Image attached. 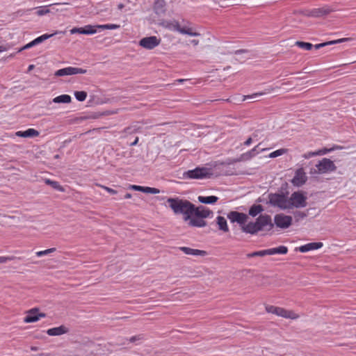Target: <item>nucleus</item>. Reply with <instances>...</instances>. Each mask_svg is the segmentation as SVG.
Listing matches in <instances>:
<instances>
[{"label":"nucleus","instance_id":"052dcab7","mask_svg":"<svg viewBox=\"0 0 356 356\" xmlns=\"http://www.w3.org/2000/svg\"><path fill=\"white\" fill-rule=\"evenodd\" d=\"M186 79H178L177 81L179 82V83H182L184 81H185Z\"/></svg>","mask_w":356,"mask_h":356},{"label":"nucleus","instance_id":"5fc2aeb1","mask_svg":"<svg viewBox=\"0 0 356 356\" xmlns=\"http://www.w3.org/2000/svg\"><path fill=\"white\" fill-rule=\"evenodd\" d=\"M252 143V138H249L247 139V140L245 142V145L248 146Z\"/></svg>","mask_w":356,"mask_h":356},{"label":"nucleus","instance_id":"bb28decb","mask_svg":"<svg viewBox=\"0 0 356 356\" xmlns=\"http://www.w3.org/2000/svg\"><path fill=\"white\" fill-rule=\"evenodd\" d=\"M257 147L258 146L252 149L249 152L241 154L240 157V161H248L255 156L257 154H259V152L257 150Z\"/></svg>","mask_w":356,"mask_h":356},{"label":"nucleus","instance_id":"58836bf2","mask_svg":"<svg viewBox=\"0 0 356 356\" xmlns=\"http://www.w3.org/2000/svg\"><path fill=\"white\" fill-rule=\"evenodd\" d=\"M76 99L79 102H83L86 99L87 93L84 91H76L74 92Z\"/></svg>","mask_w":356,"mask_h":356},{"label":"nucleus","instance_id":"6ab92c4d","mask_svg":"<svg viewBox=\"0 0 356 356\" xmlns=\"http://www.w3.org/2000/svg\"><path fill=\"white\" fill-rule=\"evenodd\" d=\"M55 6H56V4L49 6V7H51V8H49V6L38 7L37 8L36 13L38 15L42 16V15H44L49 13H55V12H58V11H63L64 10L63 9H60V10L56 9Z\"/></svg>","mask_w":356,"mask_h":356},{"label":"nucleus","instance_id":"4be33fe9","mask_svg":"<svg viewBox=\"0 0 356 356\" xmlns=\"http://www.w3.org/2000/svg\"><path fill=\"white\" fill-rule=\"evenodd\" d=\"M163 26L170 31H177L179 33L181 29L179 22L176 20L166 21L163 23Z\"/></svg>","mask_w":356,"mask_h":356},{"label":"nucleus","instance_id":"cd10ccee","mask_svg":"<svg viewBox=\"0 0 356 356\" xmlns=\"http://www.w3.org/2000/svg\"><path fill=\"white\" fill-rule=\"evenodd\" d=\"M264 211V208L260 204H253L249 209V215L255 217Z\"/></svg>","mask_w":356,"mask_h":356},{"label":"nucleus","instance_id":"49530a36","mask_svg":"<svg viewBox=\"0 0 356 356\" xmlns=\"http://www.w3.org/2000/svg\"><path fill=\"white\" fill-rule=\"evenodd\" d=\"M71 34H75V33H81L82 34V27L81 28H73L70 30Z\"/></svg>","mask_w":356,"mask_h":356},{"label":"nucleus","instance_id":"79ce46f5","mask_svg":"<svg viewBox=\"0 0 356 356\" xmlns=\"http://www.w3.org/2000/svg\"><path fill=\"white\" fill-rule=\"evenodd\" d=\"M335 149V147H332V148H330V149H327V148H323V149H319V150H317V154L318 156H321V155H324L332 150Z\"/></svg>","mask_w":356,"mask_h":356},{"label":"nucleus","instance_id":"864d4df0","mask_svg":"<svg viewBox=\"0 0 356 356\" xmlns=\"http://www.w3.org/2000/svg\"><path fill=\"white\" fill-rule=\"evenodd\" d=\"M248 257H257V252H254L252 253H250L247 254Z\"/></svg>","mask_w":356,"mask_h":356},{"label":"nucleus","instance_id":"e2e57ef3","mask_svg":"<svg viewBox=\"0 0 356 356\" xmlns=\"http://www.w3.org/2000/svg\"><path fill=\"white\" fill-rule=\"evenodd\" d=\"M118 8H119L120 9L122 8H123V5H122V4H120V5L118 6Z\"/></svg>","mask_w":356,"mask_h":356},{"label":"nucleus","instance_id":"603ef678","mask_svg":"<svg viewBox=\"0 0 356 356\" xmlns=\"http://www.w3.org/2000/svg\"><path fill=\"white\" fill-rule=\"evenodd\" d=\"M8 48L4 45H0V53L6 51Z\"/></svg>","mask_w":356,"mask_h":356},{"label":"nucleus","instance_id":"f03ea898","mask_svg":"<svg viewBox=\"0 0 356 356\" xmlns=\"http://www.w3.org/2000/svg\"><path fill=\"white\" fill-rule=\"evenodd\" d=\"M166 202L175 214L183 215L185 221H188L192 216L193 204L189 201L179 197H170Z\"/></svg>","mask_w":356,"mask_h":356},{"label":"nucleus","instance_id":"ea45409f","mask_svg":"<svg viewBox=\"0 0 356 356\" xmlns=\"http://www.w3.org/2000/svg\"><path fill=\"white\" fill-rule=\"evenodd\" d=\"M286 152H287L286 149H277L276 151H274V152H271L268 155V157L269 158H275V157L282 156V154H284Z\"/></svg>","mask_w":356,"mask_h":356},{"label":"nucleus","instance_id":"2eb2a0df","mask_svg":"<svg viewBox=\"0 0 356 356\" xmlns=\"http://www.w3.org/2000/svg\"><path fill=\"white\" fill-rule=\"evenodd\" d=\"M275 225L280 228H286L289 226V217L283 214H277L274 218Z\"/></svg>","mask_w":356,"mask_h":356},{"label":"nucleus","instance_id":"680f3d73","mask_svg":"<svg viewBox=\"0 0 356 356\" xmlns=\"http://www.w3.org/2000/svg\"><path fill=\"white\" fill-rule=\"evenodd\" d=\"M33 65H29V70H32V69H33Z\"/></svg>","mask_w":356,"mask_h":356},{"label":"nucleus","instance_id":"a19ab883","mask_svg":"<svg viewBox=\"0 0 356 356\" xmlns=\"http://www.w3.org/2000/svg\"><path fill=\"white\" fill-rule=\"evenodd\" d=\"M55 251H56V248H52L47 249L45 250H42V251L36 252L35 254H36L37 257H42V256L47 255V254H49L50 253H52V252H54Z\"/></svg>","mask_w":356,"mask_h":356},{"label":"nucleus","instance_id":"1a4fd4ad","mask_svg":"<svg viewBox=\"0 0 356 356\" xmlns=\"http://www.w3.org/2000/svg\"><path fill=\"white\" fill-rule=\"evenodd\" d=\"M46 314L42 312H39V309L37 308H33L29 310L26 312V315L24 318V321L25 323H35L39 321L42 318H44Z\"/></svg>","mask_w":356,"mask_h":356},{"label":"nucleus","instance_id":"4d7b16f0","mask_svg":"<svg viewBox=\"0 0 356 356\" xmlns=\"http://www.w3.org/2000/svg\"><path fill=\"white\" fill-rule=\"evenodd\" d=\"M292 79L291 80V84L292 83H294L297 80H298V77H292L291 78Z\"/></svg>","mask_w":356,"mask_h":356},{"label":"nucleus","instance_id":"9b49d317","mask_svg":"<svg viewBox=\"0 0 356 356\" xmlns=\"http://www.w3.org/2000/svg\"><path fill=\"white\" fill-rule=\"evenodd\" d=\"M307 180V177L302 168L298 169L293 178L291 180V182L296 186H301L305 184Z\"/></svg>","mask_w":356,"mask_h":356},{"label":"nucleus","instance_id":"39448f33","mask_svg":"<svg viewBox=\"0 0 356 356\" xmlns=\"http://www.w3.org/2000/svg\"><path fill=\"white\" fill-rule=\"evenodd\" d=\"M306 193L302 191L294 192L291 195V209L292 207L303 208L307 206Z\"/></svg>","mask_w":356,"mask_h":356},{"label":"nucleus","instance_id":"4c0bfd02","mask_svg":"<svg viewBox=\"0 0 356 356\" xmlns=\"http://www.w3.org/2000/svg\"><path fill=\"white\" fill-rule=\"evenodd\" d=\"M327 13H329V10L327 9L321 8L314 10L312 12V15L318 17L325 15Z\"/></svg>","mask_w":356,"mask_h":356},{"label":"nucleus","instance_id":"aec40b11","mask_svg":"<svg viewBox=\"0 0 356 356\" xmlns=\"http://www.w3.org/2000/svg\"><path fill=\"white\" fill-rule=\"evenodd\" d=\"M39 132L34 129H28L26 131H19L15 133V135L19 137L23 138H33L39 136Z\"/></svg>","mask_w":356,"mask_h":356},{"label":"nucleus","instance_id":"e433bc0d","mask_svg":"<svg viewBox=\"0 0 356 356\" xmlns=\"http://www.w3.org/2000/svg\"><path fill=\"white\" fill-rule=\"evenodd\" d=\"M295 44L301 49L310 50L313 47V44L309 42L297 41Z\"/></svg>","mask_w":356,"mask_h":356},{"label":"nucleus","instance_id":"13d9d810","mask_svg":"<svg viewBox=\"0 0 356 356\" xmlns=\"http://www.w3.org/2000/svg\"><path fill=\"white\" fill-rule=\"evenodd\" d=\"M131 197V194H130V193H127L124 196V198H126V199H129Z\"/></svg>","mask_w":356,"mask_h":356},{"label":"nucleus","instance_id":"ddd939ff","mask_svg":"<svg viewBox=\"0 0 356 356\" xmlns=\"http://www.w3.org/2000/svg\"><path fill=\"white\" fill-rule=\"evenodd\" d=\"M323 245L321 242H313L302 245L299 248H295V251H300L301 252H306L314 250H317L322 248Z\"/></svg>","mask_w":356,"mask_h":356},{"label":"nucleus","instance_id":"f3484780","mask_svg":"<svg viewBox=\"0 0 356 356\" xmlns=\"http://www.w3.org/2000/svg\"><path fill=\"white\" fill-rule=\"evenodd\" d=\"M129 188L133 189L136 191H141L145 193H151V194H159L160 191L156 188H152L148 186H141L137 185H131Z\"/></svg>","mask_w":356,"mask_h":356},{"label":"nucleus","instance_id":"0e129e2a","mask_svg":"<svg viewBox=\"0 0 356 356\" xmlns=\"http://www.w3.org/2000/svg\"><path fill=\"white\" fill-rule=\"evenodd\" d=\"M290 220H291V225L292 224V217L291 216Z\"/></svg>","mask_w":356,"mask_h":356},{"label":"nucleus","instance_id":"3c124183","mask_svg":"<svg viewBox=\"0 0 356 356\" xmlns=\"http://www.w3.org/2000/svg\"><path fill=\"white\" fill-rule=\"evenodd\" d=\"M299 317V315L294 314L293 312H291V319H296Z\"/></svg>","mask_w":356,"mask_h":356},{"label":"nucleus","instance_id":"2f4dec72","mask_svg":"<svg viewBox=\"0 0 356 356\" xmlns=\"http://www.w3.org/2000/svg\"><path fill=\"white\" fill-rule=\"evenodd\" d=\"M349 38H341V39H339V40H332V41H330V42H323V43H321V44H316L314 46L315 49H318L323 47H325V46H327V45H329V44H337V43H339V42H344V41H347L348 40Z\"/></svg>","mask_w":356,"mask_h":356},{"label":"nucleus","instance_id":"0eeeda50","mask_svg":"<svg viewBox=\"0 0 356 356\" xmlns=\"http://www.w3.org/2000/svg\"><path fill=\"white\" fill-rule=\"evenodd\" d=\"M316 167L318 168L317 172L321 174H326L328 172H334L337 170V166L334 162L327 158H323L319 161Z\"/></svg>","mask_w":356,"mask_h":356},{"label":"nucleus","instance_id":"423d86ee","mask_svg":"<svg viewBox=\"0 0 356 356\" xmlns=\"http://www.w3.org/2000/svg\"><path fill=\"white\" fill-rule=\"evenodd\" d=\"M227 218L231 222L238 223L243 232V228L247 226L248 216L243 213H239L238 211H231L227 214Z\"/></svg>","mask_w":356,"mask_h":356},{"label":"nucleus","instance_id":"7ed1b4c3","mask_svg":"<svg viewBox=\"0 0 356 356\" xmlns=\"http://www.w3.org/2000/svg\"><path fill=\"white\" fill-rule=\"evenodd\" d=\"M268 202L273 207H278L281 209L288 208L289 207L288 192L280 191L276 193L269 194Z\"/></svg>","mask_w":356,"mask_h":356},{"label":"nucleus","instance_id":"9d476101","mask_svg":"<svg viewBox=\"0 0 356 356\" xmlns=\"http://www.w3.org/2000/svg\"><path fill=\"white\" fill-rule=\"evenodd\" d=\"M86 70L82 68L74 67H67L60 70H57L55 72V75L57 76H64L69 75H74L77 74H85Z\"/></svg>","mask_w":356,"mask_h":356},{"label":"nucleus","instance_id":"f704fd0d","mask_svg":"<svg viewBox=\"0 0 356 356\" xmlns=\"http://www.w3.org/2000/svg\"><path fill=\"white\" fill-rule=\"evenodd\" d=\"M97 28L101 30H104V29L114 30V29H119L120 25L114 24H99V25H97Z\"/></svg>","mask_w":356,"mask_h":356},{"label":"nucleus","instance_id":"dca6fc26","mask_svg":"<svg viewBox=\"0 0 356 356\" xmlns=\"http://www.w3.org/2000/svg\"><path fill=\"white\" fill-rule=\"evenodd\" d=\"M69 332V329L65 325H60L58 327L48 329L47 334L49 336H60L66 334Z\"/></svg>","mask_w":356,"mask_h":356},{"label":"nucleus","instance_id":"412c9836","mask_svg":"<svg viewBox=\"0 0 356 356\" xmlns=\"http://www.w3.org/2000/svg\"><path fill=\"white\" fill-rule=\"evenodd\" d=\"M188 224L191 226L193 227H203L206 226L207 223L204 220V219L196 217L195 216H191L190 219H188Z\"/></svg>","mask_w":356,"mask_h":356},{"label":"nucleus","instance_id":"8fccbe9b","mask_svg":"<svg viewBox=\"0 0 356 356\" xmlns=\"http://www.w3.org/2000/svg\"><path fill=\"white\" fill-rule=\"evenodd\" d=\"M11 259L8 257H0V263H6L8 261L10 260Z\"/></svg>","mask_w":356,"mask_h":356},{"label":"nucleus","instance_id":"c756f323","mask_svg":"<svg viewBox=\"0 0 356 356\" xmlns=\"http://www.w3.org/2000/svg\"><path fill=\"white\" fill-rule=\"evenodd\" d=\"M288 252V248L286 246L281 245L277 248H270V255L273 254H285Z\"/></svg>","mask_w":356,"mask_h":356},{"label":"nucleus","instance_id":"393cba45","mask_svg":"<svg viewBox=\"0 0 356 356\" xmlns=\"http://www.w3.org/2000/svg\"><path fill=\"white\" fill-rule=\"evenodd\" d=\"M216 223L218 226L219 229L224 232L229 231L227 220L222 216H218L216 218Z\"/></svg>","mask_w":356,"mask_h":356},{"label":"nucleus","instance_id":"c85d7f7f","mask_svg":"<svg viewBox=\"0 0 356 356\" xmlns=\"http://www.w3.org/2000/svg\"><path fill=\"white\" fill-rule=\"evenodd\" d=\"M97 25H86L82 27V34L92 35L97 32Z\"/></svg>","mask_w":356,"mask_h":356},{"label":"nucleus","instance_id":"b1692460","mask_svg":"<svg viewBox=\"0 0 356 356\" xmlns=\"http://www.w3.org/2000/svg\"><path fill=\"white\" fill-rule=\"evenodd\" d=\"M179 33L188 35L190 36H199L200 33L196 31L195 29L190 26H183L181 27Z\"/></svg>","mask_w":356,"mask_h":356},{"label":"nucleus","instance_id":"72a5a7b5","mask_svg":"<svg viewBox=\"0 0 356 356\" xmlns=\"http://www.w3.org/2000/svg\"><path fill=\"white\" fill-rule=\"evenodd\" d=\"M291 213H293V218L296 222H298L299 220L305 218L307 216V213L296 211H291Z\"/></svg>","mask_w":356,"mask_h":356},{"label":"nucleus","instance_id":"a878e982","mask_svg":"<svg viewBox=\"0 0 356 356\" xmlns=\"http://www.w3.org/2000/svg\"><path fill=\"white\" fill-rule=\"evenodd\" d=\"M198 201L202 204H212L216 203L218 197L214 195L211 196H198Z\"/></svg>","mask_w":356,"mask_h":356},{"label":"nucleus","instance_id":"20e7f679","mask_svg":"<svg viewBox=\"0 0 356 356\" xmlns=\"http://www.w3.org/2000/svg\"><path fill=\"white\" fill-rule=\"evenodd\" d=\"M212 173L211 170L207 168H196L184 173V177L187 179H201L209 177Z\"/></svg>","mask_w":356,"mask_h":356},{"label":"nucleus","instance_id":"a211bd4d","mask_svg":"<svg viewBox=\"0 0 356 356\" xmlns=\"http://www.w3.org/2000/svg\"><path fill=\"white\" fill-rule=\"evenodd\" d=\"M180 250H181L183 252H184L186 254L188 255H192V256H200L203 257L207 254V252L204 250H200L197 249H193L188 247H180L179 248Z\"/></svg>","mask_w":356,"mask_h":356},{"label":"nucleus","instance_id":"f8f14e48","mask_svg":"<svg viewBox=\"0 0 356 356\" xmlns=\"http://www.w3.org/2000/svg\"><path fill=\"white\" fill-rule=\"evenodd\" d=\"M212 213V211L205 207L200 206L195 207V205L193 204L192 216H195L204 219L209 217Z\"/></svg>","mask_w":356,"mask_h":356},{"label":"nucleus","instance_id":"de8ad7c7","mask_svg":"<svg viewBox=\"0 0 356 356\" xmlns=\"http://www.w3.org/2000/svg\"><path fill=\"white\" fill-rule=\"evenodd\" d=\"M103 188L107 192H108L109 193L111 194H113V195H115L117 193V191L111 188H108L107 186H103Z\"/></svg>","mask_w":356,"mask_h":356},{"label":"nucleus","instance_id":"bf43d9fd","mask_svg":"<svg viewBox=\"0 0 356 356\" xmlns=\"http://www.w3.org/2000/svg\"><path fill=\"white\" fill-rule=\"evenodd\" d=\"M138 138H136V140H135L131 143V145H136V144H137V143H138Z\"/></svg>","mask_w":356,"mask_h":356},{"label":"nucleus","instance_id":"c9c22d12","mask_svg":"<svg viewBox=\"0 0 356 356\" xmlns=\"http://www.w3.org/2000/svg\"><path fill=\"white\" fill-rule=\"evenodd\" d=\"M270 93V90L268 89H266L264 92H256V93H254L251 95H245L243 96V101H245L248 99H253V98H256L257 97H259V96H261V95H266V94H268Z\"/></svg>","mask_w":356,"mask_h":356},{"label":"nucleus","instance_id":"7c9ffc66","mask_svg":"<svg viewBox=\"0 0 356 356\" xmlns=\"http://www.w3.org/2000/svg\"><path fill=\"white\" fill-rule=\"evenodd\" d=\"M44 183L47 184V185L51 186L52 188H54V189H56L58 191H60V192L65 191L64 188L62 186H60L58 181H53L49 179H45Z\"/></svg>","mask_w":356,"mask_h":356},{"label":"nucleus","instance_id":"5701e85b","mask_svg":"<svg viewBox=\"0 0 356 356\" xmlns=\"http://www.w3.org/2000/svg\"><path fill=\"white\" fill-rule=\"evenodd\" d=\"M71 97L68 95H61L59 96H57L54 97L51 102H49L51 104V102L56 103V104H69L71 102Z\"/></svg>","mask_w":356,"mask_h":356},{"label":"nucleus","instance_id":"c03bdc74","mask_svg":"<svg viewBox=\"0 0 356 356\" xmlns=\"http://www.w3.org/2000/svg\"><path fill=\"white\" fill-rule=\"evenodd\" d=\"M265 255H270V249L257 251V256L264 257Z\"/></svg>","mask_w":356,"mask_h":356},{"label":"nucleus","instance_id":"09e8293b","mask_svg":"<svg viewBox=\"0 0 356 356\" xmlns=\"http://www.w3.org/2000/svg\"><path fill=\"white\" fill-rule=\"evenodd\" d=\"M317 170H318V168H316L315 166V168H312L310 169L309 174L312 175L320 174L318 172H317Z\"/></svg>","mask_w":356,"mask_h":356},{"label":"nucleus","instance_id":"f257e3e1","mask_svg":"<svg viewBox=\"0 0 356 356\" xmlns=\"http://www.w3.org/2000/svg\"><path fill=\"white\" fill-rule=\"evenodd\" d=\"M274 224L268 215L259 216L254 222H248L243 228V232L250 234H256L259 232H269L272 230Z\"/></svg>","mask_w":356,"mask_h":356},{"label":"nucleus","instance_id":"a18cd8bd","mask_svg":"<svg viewBox=\"0 0 356 356\" xmlns=\"http://www.w3.org/2000/svg\"><path fill=\"white\" fill-rule=\"evenodd\" d=\"M35 42H33V40H32L31 42H30L29 43L26 44V45H24L22 48H21L19 51H21L22 50H24V49H29V48H31L33 47V46H35Z\"/></svg>","mask_w":356,"mask_h":356},{"label":"nucleus","instance_id":"473e14b6","mask_svg":"<svg viewBox=\"0 0 356 356\" xmlns=\"http://www.w3.org/2000/svg\"><path fill=\"white\" fill-rule=\"evenodd\" d=\"M58 33V32H55L51 34H43V35L38 37L35 40H33V42H35V45H37V44L42 42L43 41L51 38L52 36L56 35Z\"/></svg>","mask_w":356,"mask_h":356},{"label":"nucleus","instance_id":"6e6552de","mask_svg":"<svg viewBox=\"0 0 356 356\" xmlns=\"http://www.w3.org/2000/svg\"><path fill=\"white\" fill-rule=\"evenodd\" d=\"M161 42V39L156 36H149L142 38L139 44L146 49H152L157 47Z\"/></svg>","mask_w":356,"mask_h":356},{"label":"nucleus","instance_id":"4468645a","mask_svg":"<svg viewBox=\"0 0 356 356\" xmlns=\"http://www.w3.org/2000/svg\"><path fill=\"white\" fill-rule=\"evenodd\" d=\"M266 311L268 313H272L274 314H276L277 316L284 317V318H289V313L284 310L282 308L277 307L272 305H266Z\"/></svg>","mask_w":356,"mask_h":356},{"label":"nucleus","instance_id":"6e6d98bb","mask_svg":"<svg viewBox=\"0 0 356 356\" xmlns=\"http://www.w3.org/2000/svg\"><path fill=\"white\" fill-rule=\"evenodd\" d=\"M193 45H197L198 43H199V41L198 40H191V42Z\"/></svg>","mask_w":356,"mask_h":356},{"label":"nucleus","instance_id":"37998d69","mask_svg":"<svg viewBox=\"0 0 356 356\" xmlns=\"http://www.w3.org/2000/svg\"><path fill=\"white\" fill-rule=\"evenodd\" d=\"M318 156L317 154V152L315 151V152H309L307 153H305L302 155V157L305 159H308L312 156Z\"/></svg>","mask_w":356,"mask_h":356}]
</instances>
